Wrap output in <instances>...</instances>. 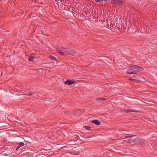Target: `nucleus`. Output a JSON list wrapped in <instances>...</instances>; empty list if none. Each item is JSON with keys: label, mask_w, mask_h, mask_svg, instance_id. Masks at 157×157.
I'll return each mask as SVG.
<instances>
[{"label": "nucleus", "mask_w": 157, "mask_h": 157, "mask_svg": "<svg viewBox=\"0 0 157 157\" xmlns=\"http://www.w3.org/2000/svg\"><path fill=\"white\" fill-rule=\"evenodd\" d=\"M143 69L139 66L132 65L129 67L126 71L128 74H134L138 71H141Z\"/></svg>", "instance_id": "f257e3e1"}, {"label": "nucleus", "mask_w": 157, "mask_h": 157, "mask_svg": "<svg viewBox=\"0 0 157 157\" xmlns=\"http://www.w3.org/2000/svg\"><path fill=\"white\" fill-rule=\"evenodd\" d=\"M123 3V1L120 0H113L111 1V3L113 4L114 6H118V5H121Z\"/></svg>", "instance_id": "f03ea898"}, {"label": "nucleus", "mask_w": 157, "mask_h": 157, "mask_svg": "<svg viewBox=\"0 0 157 157\" xmlns=\"http://www.w3.org/2000/svg\"><path fill=\"white\" fill-rule=\"evenodd\" d=\"M121 113L125 112L126 113H128L130 112H135L138 113L139 112L138 111L132 109H126L124 110H121Z\"/></svg>", "instance_id": "7ed1b4c3"}, {"label": "nucleus", "mask_w": 157, "mask_h": 157, "mask_svg": "<svg viewBox=\"0 0 157 157\" xmlns=\"http://www.w3.org/2000/svg\"><path fill=\"white\" fill-rule=\"evenodd\" d=\"M75 82V81L72 80H66L64 83L65 84L71 85Z\"/></svg>", "instance_id": "20e7f679"}, {"label": "nucleus", "mask_w": 157, "mask_h": 157, "mask_svg": "<svg viewBox=\"0 0 157 157\" xmlns=\"http://www.w3.org/2000/svg\"><path fill=\"white\" fill-rule=\"evenodd\" d=\"M68 50V48H63L62 52V53H63V54H61V55H64L67 54Z\"/></svg>", "instance_id": "39448f33"}, {"label": "nucleus", "mask_w": 157, "mask_h": 157, "mask_svg": "<svg viewBox=\"0 0 157 157\" xmlns=\"http://www.w3.org/2000/svg\"><path fill=\"white\" fill-rule=\"evenodd\" d=\"M63 47H58L57 48V51L58 53L60 55H61V54H63V53H62V52L63 51Z\"/></svg>", "instance_id": "423d86ee"}, {"label": "nucleus", "mask_w": 157, "mask_h": 157, "mask_svg": "<svg viewBox=\"0 0 157 157\" xmlns=\"http://www.w3.org/2000/svg\"><path fill=\"white\" fill-rule=\"evenodd\" d=\"M75 51L74 49H69V50L67 53V54H71L73 55L75 53Z\"/></svg>", "instance_id": "0eeeda50"}, {"label": "nucleus", "mask_w": 157, "mask_h": 157, "mask_svg": "<svg viewBox=\"0 0 157 157\" xmlns=\"http://www.w3.org/2000/svg\"><path fill=\"white\" fill-rule=\"evenodd\" d=\"M91 122L92 123L95 124L96 125H98L100 124V122L98 120H92L91 121Z\"/></svg>", "instance_id": "6e6552de"}, {"label": "nucleus", "mask_w": 157, "mask_h": 157, "mask_svg": "<svg viewBox=\"0 0 157 157\" xmlns=\"http://www.w3.org/2000/svg\"><path fill=\"white\" fill-rule=\"evenodd\" d=\"M52 64L51 63H45L44 64L42 65V67H50V65H49L50 64Z\"/></svg>", "instance_id": "1a4fd4ad"}, {"label": "nucleus", "mask_w": 157, "mask_h": 157, "mask_svg": "<svg viewBox=\"0 0 157 157\" xmlns=\"http://www.w3.org/2000/svg\"><path fill=\"white\" fill-rule=\"evenodd\" d=\"M83 112V110H78L77 111V113L76 114V115L79 116L81 115L82 113Z\"/></svg>", "instance_id": "9d476101"}, {"label": "nucleus", "mask_w": 157, "mask_h": 157, "mask_svg": "<svg viewBox=\"0 0 157 157\" xmlns=\"http://www.w3.org/2000/svg\"><path fill=\"white\" fill-rule=\"evenodd\" d=\"M126 135H127V136H125V138H130V137H132L135 136H136V135H131L130 134H127Z\"/></svg>", "instance_id": "9b49d317"}, {"label": "nucleus", "mask_w": 157, "mask_h": 157, "mask_svg": "<svg viewBox=\"0 0 157 157\" xmlns=\"http://www.w3.org/2000/svg\"><path fill=\"white\" fill-rule=\"evenodd\" d=\"M49 58L51 59L52 60H57V59L56 58L54 57L53 56L50 55L49 56Z\"/></svg>", "instance_id": "f8f14e48"}, {"label": "nucleus", "mask_w": 157, "mask_h": 157, "mask_svg": "<svg viewBox=\"0 0 157 157\" xmlns=\"http://www.w3.org/2000/svg\"><path fill=\"white\" fill-rule=\"evenodd\" d=\"M35 58V57L34 56H31L28 59L29 61H32Z\"/></svg>", "instance_id": "ddd939ff"}, {"label": "nucleus", "mask_w": 157, "mask_h": 157, "mask_svg": "<svg viewBox=\"0 0 157 157\" xmlns=\"http://www.w3.org/2000/svg\"><path fill=\"white\" fill-rule=\"evenodd\" d=\"M140 138H137L134 139V142H137L138 143H139V142L140 141Z\"/></svg>", "instance_id": "4468645a"}, {"label": "nucleus", "mask_w": 157, "mask_h": 157, "mask_svg": "<svg viewBox=\"0 0 157 157\" xmlns=\"http://www.w3.org/2000/svg\"><path fill=\"white\" fill-rule=\"evenodd\" d=\"M129 79L131 80L134 82H136L138 81V80L136 79H132L131 78H129Z\"/></svg>", "instance_id": "2eb2a0df"}, {"label": "nucleus", "mask_w": 157, "mask_h": 157, "mask_svg": "<svg viewBox=\"0 0 157 157\" xmlns=\"http://www.w3.org/2000/svg\"><path fill=\"white\" fill-rule=\"evenodd\" d=\"M128 142L130 143L134 142V139H132L131 138L128 139Z\"/></svg>", "instance_id": "dca6fc26"}, {"label": "nucleus", "mask_w": 157, "mask_h": 157, "mask_svg": "<svg viewBox=\"0 0 157 157\" xmlns=\"http://www.w3.org/2000/svg\"><path fill=\"white\" fill-rule=\"evenodd\" d=\"M34 92H33L30 91L28 93L27 95H32V94H34Z\"/></svg>", "instance_id": "f3484780"}, {"label": "nucleus", "mask_w": 157, "mask_h": 157, "mask_svg": "<svg viewBox=\"0 0 157 157\" xmlns=\"http://www.w3.org/2000/svg\"><path fill=\"white\" fill-rule=\"evenodd\" d=\"M84 127L87 130H90L91 129V127L90 126H85Z\"/></svg>", "instance_id": "a211bd4d"}, {"label": "nucleus", "mask_w": 157, "mask_h": 157, "mask_svg": "<svg viewBox=\"0 0 157 157\" xmlns=\"http://www.w3.org/2000/svg\"><path fill=\"white\" fill-rule=\"evenodd\" d=\"M19 144L20 145V146H21V147L23 146L24 145V144L22 142H20Z\"/></svg>", "instance_id": "6ab92c4d"}, {"label": "nucleus", "mask_w": 157, "mask_h": 157, "mask_svg": "<svg viewBox=\"0 0 157 157\" xmlns=\"http://www.w3.org/2000/svg\"><path fill=\"white\" fill-rule=\"evenodd\" d=\"M96 2H101L103 1V0H94Z\"/></svg>", "instance_id": "aec40b11"}, {"label": "nucleus", "mask_w": 157, "mask_h": 157, "mask_svg": "<svg viewBox=\"0 0 157 157\" xmlns=\"http://www.w3.org/2000/svg\"><path fill=\"white\" fill-rule=\"evenodd\" d=\"M40 32L41 33H43L44 32V31L43 29H41L40 30Z\"/></svg>", "instance_id": "412c9836"}, {"label": "nucleus", "mask_w": 157, "mask_h": 157, "mask_svg": "<svg viewBox=\"0 0 157 157\" xmlns=\"http://www.w3.org/2000/svg\"><path fill=\"white\" fill-rule=\"evenodd\" d=\"M20 147H21V146H18L17 147H16V150H17Z\"/></svg>", "instance_id": "4be33fe9"}, {"label": "nucleus", "mask_w": 157, "mask_h": 157, "mask_svg": "<svg viewBox=\"0 0 157 157\" xmlns=\"http://www.w3.org/2000/svg\"><path fill=\"white\" fill-rule=\"evenodd\" d=\"M55 0V1H56V2H58L59 1H60V2H61L62 0Z\"/></svg>", "instance_id": "5701e85b"}, {"label": "nucleus", "mask_w": 157, "mask_h": 157, "mask_svg": "<svg viewBox=\"0 0 157 157\" xmlns=\"http://www.w3.org/2000/svg\"><path fill=\"white\" fill-rule=\"evenodd\" d=\"M99 100H101L103 101V100H105V99L104 98V99L101 98V99H99Z\"/></svg>", "instance_id": "b1692460"}, {"label": "nucleus", "mask_w": 157, "mask_h": 157, "mask_svg": "<svg viewBox=\"0 0 157 157\" xmlns=\"http://www.w3.org/2000/svg\"><path fill=\"white\" fill-rule=\"evenodd\" d=\"M150 31H148V30H147V33H149V32H150Z\"/></svg>", "instance_id": "393cba45"}]
</instances>
